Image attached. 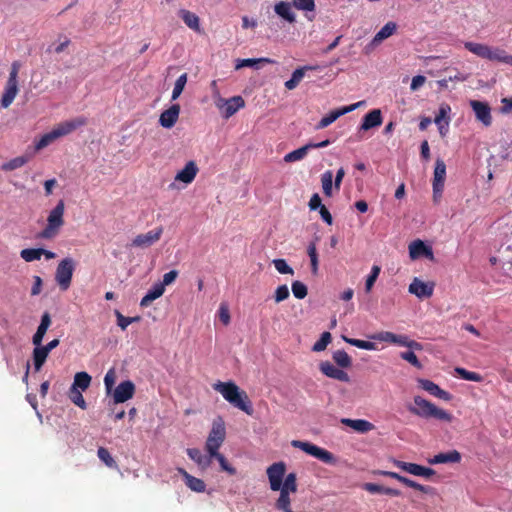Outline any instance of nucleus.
I'll use <instances>...</instances> for the list:
<instances>
[{
  "instance_id": "obj_1",
  "label": "nucleus",
  "mask_w": 512,
  "mask_h": 512,
  "mask_svg": "<svg viewBox=\"0 0 512 512\" xmlns=\"http://www.w3.org/2000/svg\"><path fill=\"white\" fill-rule=\"evenodd\" d=\"M212 387L234 408L245 412L247 415L253 414V404L247 393L244 390H241L234 382L217 381L212 385Z\"/></svg>"
},
{
  "instance_id": "obj_2",
  "label": "nucleus",
  "mask_w": 512,
  "mask_h": 512,
  "mask_svg": "<svg viewBox=\"0 0 512 512\" xmlns=\"http://www.w3.org/2000/svg\"><path fill=\"white\" fill-rule=\"evenodd\" d=\"M87 124V119L83 116L76 117L71 120L63 121L54 126V128L45 133L40 137L38 141L34 144V149L36 152L41 151L42 149L48 147L57 139L67 136L76 129L85 126Z\"/></svg>"
},
{
  "instance_id": "obj_3",
  "label": "nucleus",
  "mask_w": 512,
  "mask_h": 512,
  "mask_svg": "<svg viewBox=\"0 0 512 512\" xmlns=\"http://www.w3.org/2000/svg\"><path fill=\"white\" fill-rule=\"evenodd\" d=\"M413 401L414 405L408 407L409 412L413 415L424 419H435L447 423H451L453 421V415L451 413L437 407L435 404L423 397L415 396Z\"/></svg>"
},
{
  "instance_id": "obj_4",
  "label": "nucleus",
  "mask_w": 512,
  "mask_h": 512,
  "mask_svg": "<svg viewBox=\"0 0 512 512\" xmlns=\"http://www.w3.org/2000/svg\"><path fill=\"white\" fill-rule=\"evenodd\" d=\"M464 47L469 52L482 59L512 65V56L508 55L504 49L499 47H492L476 42H465Z\"/></svg>"
},
{
  "instance_id": "obj_5",
  "label": "nucleus",
  "mask_w": 512,
  "mask_h": 512,
  "mask_svg": "<svg viewBox=\"0 0 512 512\" xmlns=\"http://www.w3.org/2000/svg\"><path fill=\"white\" fill-rule=\"evenodd\" d=\"M64 200H59L56 206L49 212L45 228L38 234L39 238L52 239L56 237L64 225Z\"/></svg>"
},
{
  "instance_id": "obj_6",
  "label": "nucleus",
  "mask_w": 512,
  "mask_h": 512,
  "mask_svg": "<svg viewBox=\"0 0 512 512\" xmlns=\"http://www.w3.org/2000/svg\"><path fill=\"white\" fill-rule=\"evenodd\" d=\"M226 438L225 423L221 417L213 421L212 428L209 432L208 438L205 443V450L209 455H214L219 452V448Z\"/></svg>"
},
{
  "instance_id": "obj_7",
  "label": "nucleus",
  "mask_w": 512,
  "mask_h": 512,
  "mask_svg": "<svg viewBox=\"0 0 512 512\" xmlns=\"http://www.w3.org/2000/svg\"><path fill=\"white\" fill-rule=\"evenodd\" d=\"M20 67L21 65L18 61H14L11 64L9 77L5 84L4 92L1 98V106L3 108H8L13 103L19 92L18 74Z\"/></svg>"
},
{
  "instance_id": "obj_8",
  "label": "nucleus",
  "mask_w": 512,
  "mask_h": 512,
  "mask_svg": "<svg viewBox=\"0 0 512 512\" xmlns=\"http://www.w3.org/2000/svg\"><path fill=\"white\" fill-rule=\"evenodd\" d=\"M291 445L294 448H298V449L302 450L303 452L307 453L308 455L313 456L314 458L322 461L325 464L335 465L337 462V459L333 453H331L330 451H328L324 448H321L311 442L301 441V440H293L291 442Z\"/></svg>"
},
{
  "instance_id": "obj_9",
  "label": "nucleus",
  "mask_w": 512,
  "mask_h": 512,
  "mask_svg": "<svg viewBox=\"0 0 512 512\" xmlns=\"http://www.w3.org/2000/svg\"><path fill=\"white\" fill-rule=\"evenodd\" d=\"M76 267V262L71 257L62 259L55 272V281L62 291H66L70 285Z\"/></svg>"
},
{
  "instance_id": "obj_10",
  "label": "nucleus",
  "mask_w": 512,
  "mask_h": 512,
  "mask_svg": "<svg viewBox=\"0 0 512 512\" xmlns=\"http://www.w3.org/2000/svg\"><path fill=\"white\" fill-rule=\"evenodd\" d=\"M446 179V164L438 158L435 162L434 176L432 181L433 201L438 203L442 197Z\"/></svg>"
},
{
  "instance_id": "obj_11",
  "label": "nucleus",
  "mask_w": 512,
  "mask_h": 512,
  "mask_svg": "<svg viewBox=\"0 0 512 512\" xmlns=\"http://www.w3.org/2000/svg\"><path fill=\"white\" fill-rule=\"evenodd\" d=\"M215 105L219 109L221 115L228 119L233 116L240 108L244 107L245 102L241 96H233L229 99L219 97L215 101Z\"/></svg>"
},
{
  "instance_id": "obj_12",
  "label": "nucleus",
  "mask_w": 512,
  "mask_h": 512,
  "mask_svg": "<svg viewBox=\"0 0 512 512\" xmlns=\"http://www.w3.org/2000/svg\"><path fill=\"white\" fill-rule=\"evenodd\" d=\"M162 233L163 228L160 226L154 230L148 231L147 233L139 234L132 240L130 246L136 248H148L159 241Z\"/></svg>"
},
{
  "instance_id": "obj_13",
  "label": "nucleus",
  "mask_w": 512,
  "mask_h": 512,
  "mask_svg": "<svg viewBox=\"0 0 512 512\" xmlns=\"http://www.w3.org/2000/svg\"><path fill=\"white\" fill-rule=\"evenodd\" d=\"M434 282H423L415 277L408 287L409 293L415 295L419 299L430 298L433 295Z\"/></svg>"
},
{
  "instance_id": "obj_14",
  "label": "nucleus",
  "mask_w": 512,
  "mask_h": 512,
  "mask_svg": "<svg viewBox=\"0 0 512 512\" xmlns=\"http://www.w3.org/2000/svg\"><path fill=\"white\" fill-rule=\"evenodd\" d=\"M361 105V102H357L354 104H351L349 106H344L335 110L330 111L327 115H325L316 125L317 129H324L331 125L333 122H335L339 117L352 112L357 107Z\"/></svg>"
},
{
  "instance_id": "obj_15",
  "label": "nucleus",
  "mask_w": 512,
  "mask_h": 512,
  "mask_svg": "<svg viewBox=\"0 0 512 512\" xmlns=\"http://www.w3.org/2000/svg\"><path fill=\"white\" fill-rule=\"evenodd\" d=\"M285 471L286 466L283 462L274 463L267 469L270 488L273 491H278L281 488Z\"/></svg>"
},
{
  "instance_id": "obj_16",
  "label": "nucleus",
  "mask_w": 512,
  "mask_h": 512,
  "mask_svg": "<svg viewBox=\"0 0 512 512\" xmlns=\"http://www.w3.org/2000/svg\"><path fill=\"white\" fill-rule=\"evenodd\" d=\"M469 104L478 121L486 127L492 124L491 108L488 103L478 100H470Z\"/></svg>"
},
{
  "instance_id": "obj_17",
  "label": "nucleus",
  "mask_w": 512,
  "mask_h": 512,
  "mask_svg": "<svg viewBox=\"0 0 512 512\" xmlns=\"http://www.w3.org/2000/svg\"><path fill=\"white\" fill-rule=\"evenodd\" d=\"M409 256L412 260H416L421 257H425L431 261L434 260L432 248L420 239L414 240L409 244Z\"/></svg>"
},
{
  "instance_id": "obj_18",
  "label": "nucleus",
  "mask_w": 512,
  "mask_h": 512,
  "mask_svg": "<svg viewBox=\"0 0 512 512\" xmlns=\"http://www.w3.org/2000/svg\"><path fill=\"white\" fill-rule=\"evenodd\" d=\"M135 393V385L132 381L121 382L114 390L113 399L116 404L124 403L131 399Z\"/></svg>"
},
{
  "instance_id": "obj_19",
  "label": "nucleus",
  "mask_w": 512,
  "mask_h": 512,
  "mask_svg": "<svg viewBox=\"0 0 512 512\" xmlns=\"http://www.w3.org/2000/svg\"><path fill=\"white\" fill-rule=\"evenodd\" d=\"M320 371L327 377L341 381V382H349L350 377L347 372L336 367L329 361H323L319 365Z\"/></svg>"
},
{
  "instance_id": "obj_20",
  "label": "nucleus",
  "mask_w": 512,
  "mask_h": 512,
  "mask_svg": "<svg viewBox=\"0 0 512 512\" xmlns=\"http://www.w3.org/2000/svg\"><path fill=\"white\" fill-rule=\"evenodd\" d=\"M383 122L382 113L380 109H373L364 115L362 123L359 127V132L368 131L370 129L381 126Z\"/></svg>"
},
{
  "instance_id": "obj_21",
  "label": "nucleus",
  "mask_w": 512,
  "mask_h": 512,
  "mask_svg": "<svg viewBox=\"0 0 512 512\" xmlns=\"http://www.w3.org/2000/svg\"><path fill=\"white\" fill-rule=\"evenodd\" d=\"M180 114V105L179 104H173L170 108L163 111L159 117V123L164 128H172Z\"/></svg>"
},
{
  "instance_id": "obj_22",
  "label": "nucleus",
  "mask_w": 512,
  "mask_h": 512,
  "mask_svg": "<svg viewBox=\"0 0 512 512\" xmlns=\"http://www.w3.org/2000/svg\"><path fill=\"white\" fill-rule=\"evenodd\" d=\"M419 386L430 393L431 395L438 397L445 401H450L452 396L447 391L441 389L437 384L428 379H418Z\"/></svg>"
},
{
  "instance_id": "obj_23",
  "label": "nucleus",
  "mask_w": 512,
  "mask_h": 512,
  "mask_svg": "<svg viewBox=\"0 0 512 512\" xmlns=\"http://www.w3.org/2000/svg\"><path fill=\"white\" fill-rule=\"evenodd\" d=\"M319 68H320V66H318V65H314V66L313 65H305V66L297 68L292 73L291 78L285 82V88L288 90L295 89L299 85V83L302 81V79L304 78L305 73L307 71H314V70H318Z\"/></svg>"
},
{
  "instance_id": "obj_24",
  "label": "nucleus",
  "mask_w": 512,
  "mask_h": 512,
  "mask_svg": "<svg viewBox=\"0 0 512 512\" xmlns=\"http://www.w3.org/2000/svg\"><path fill=\"white\" fill-rule=\"evenodd\" d=\"M199 169L194 161H188L184 168L180 170L176 176L175 180L179 182H183L185 184H190L195 179Z\"/></svg>"
},
{
  "instance_id": "obj_25",
  "label": "nucleus",
  "mask_w": 512,
  "mask_h": 512,
  "mask_svg": "<svg viewBox=\"0 0 512 512\" xmlns=\"http://www.w3.org/2000/svg\"><path fill=\"white\" fill-rule=\"evenodd\" d=\"M178 473L180 475H182V477L184 478L185 480V484L186 486L191 489L192 491L194 492H197V493H202L205 491L206 489V484L205 482L200 479V478H196L192 475H190L185 469L183 468H178L177 469Z\"/></svg>"
},
{
  "instance_id": "obj_26",
  "label": "nucleus",
  "mask_w": 512,
  "mask_h": 512,
  "mask_svg": "<svg viewBox=\"0 0 512 512\" xmlns=\"http://www.w3.org/2000/svg\"><path fill=\"white\" fill-rule=\"evenodd\" d=\"M51 325V317L48 312H45L41 317V322L37 328L36 333L32 337V343L34 346L42 344L43 338Z\"/></svg>"
},
{
  "instance_id": "obj_27",
  "label": "nucleus",
  "mask_w": 512,
  "mask_h": 512,
  "mask_svg": "<svg viewBox=\"0 0 512 512\" xmlns=\"http://www.w3.org/2000/svg\"><path fill=\"white\" fill-rule=\"evenodd\" d=\"M274 11L278 16H280L287 22L291 24L296 22V15L292 11L291 3L286 1H280L275 4Z\"/></svg>"
},
{
  "instance_id": "obj_28",
  "label": "nucleus",
  "mask_w": 512,
  "mask_h": 512,
  "mask_svg": "<svg viewBox=\"0 0 512 512\" xmlns=\"http://www.w3.org/2000/svg\"><path fill=\"white\" fill-rule=\"evenodd\" d=\"M179 16L191 30L197 33H202L200 18L195 13L186 9H181L179 11Z\"/></svg>"
},
{
  "instance_id": "obj_29",
  "label": "nucleus",
  "mask_w": 512,
  "mask_h": 512,
  "mask_svg": "<svg viewBox=\"0 0 512 512\" xmlns=\"http://www.w3.org/2000/svg\"><path fill=\"white\" fill-rule=\"evenodd\" d=\"M397 29V24L393 21L387 22L374 36L371 41V45L377 46L385 39L392 36Z\"/></svg>"
},
{
  "instance_id": "obj_30",
  "label": "nucleus",
  "mask_w": 512,
  "mask_h": 512,
  "mask_svg": "<svg viewBox=\"0 0 512 512\" xmlns=\"http://www.w3.org/2000/svg\"><path fill=\"white\" fill-rule=\"evenodd\" d=\"M341 422L345 426H348V427L352 428L353 430L360 432V433H367L374 429V425L371 422L364 420V419L344 418L341 420Z\"/></svg>"
},
{
  "instance_id": "obj_31",
  "label": "nucleus",
  "mask_w": 512,
  "mask_h": 512,
  "mask_svg": "<svg viewBox=\"0 0 512 512\" xmlns=\"http://www.w3.org/2000/svg\"><path fill=\"white\" fill-rule=\"evenodd\" d=\"M461 461V454L457 450H451L446 453H439L429 460L430 464L442 463H459Z\"/></svg>"
},
{
  "instance_id": "obj_32",
  "label": "nucleus",
  "mask_w": 512,
  "mask_h": 512,
  "mask_svg": "<svg viewBox=\"0 0 512 512\" xmlns=\"http://www.w3.org/2000/svg\"><path fill=\"white\" fill-rule=\"evenodd\" d=\"M187 454L202 469H206L207 467H209L211 465L212 457L209 454L203 455L198 448H188Z\"/></svg>"
},
{
  "instance_id": "obj_33",
  "label": "nucleus",
  "mask_w": 512,
  "mask_h": 512,
  "mask_svg": "<svg viewBox=\"0 0 512 512\" xmlns=\"http://www.w3.org/2000/svg\"><path fill=\"white\" fill-rule=\"evenodd\" d=\"M165 292L162 285L155 283L153 287L147 292V294L141 299L140 306L148 307L154 300L161 297Z\"/></svg>"
},
{
  "instance_id": "obj_34",
  "label": "nucleus",
  "mask_w": 512,
  "mask_h": 512,
  "mask_svg": "<svg viewBox=\"0 0 512 512\" xmlns=\"http://www.w3.org/2000/svg\"><path fill=\"white\" fill-rule=\"evenodd\" d=\"M48 355H49V352L43 347L42 344H40L39 346H35L32 356H33L34 368L36 371L41 370Z\"/></svg>"
},
{
  "instance_id": "obj_35",
  "label": "nucleus",
  "mask_w": 512,
  "mask_h": 512,
  "mask_svg": "<svg viewBox=\"0 0 512 512\" xmlns=\"http://www.w3.org/2000/svg\"><path fill=\"white\" fill-rule=\"evenodd\" d=\"M91 376L87 372H78L75 374L74 382L71 387L85 391L91 384Z\"/></svg>"
},
{
  "instance_id": "obj_36",
  "label": "nucleus",
  "mask_w": 512,
  "mask_h": 512,
  "mask_svg": "<svg viewBox=\"0 0 512 512\" xmlns=\"http://www.w3.org/2000/svg\"><path fill=\"white\" fill-rule=\"evenodd\" d=\"M278 491H280V495L275 504L276 508L282 510L283 512H294L291 509V492L282 489H279Z\"/></svg>"
},
{
  "instance_id": "obj_37",
  "label": "nucleus",
  "mask_w": 512,
  "mask_h": 512,
  "mask_svg": "<svg viewBox=\"0 0 512 512\" xmlns=\"http://www.w3.org/2000/svg\"><path fill=\"white\" fill-rule=\"evenodd\" d=\"M292 5L297 10H301L306 13L314 12L316 7L314 0H292ZM306 16L310 21H312L314 18V16H308V14H306Z\"/></svg>"
},
{
  "instance_id": "obj_38",
  "label": "nucleus",
  "mask_w": 512,
  "mask_h": 512,
  "mask_svg": "<svg viewBox=\"0 0 512 512\" xmlns=\"http://www.w3.org/2000/svg\"><path fill=\"white\" fill-rule=\"evenodd\" d=\"M44 249L43 248H26L21 250L20 256L26 262H33L36 260H40L43 256Z\"/></svg>"
},
{
  "instance_id": "obj_39",
  "label": "nucleus",
  "mask_w": 512,
  "mask_h": 512,
  "mask_svg": "<svg viewBox=\"0 0 512 512\" xmlns=\"http://www.w3.org/2000/svg\"><path fill=\"white\" fill-rule=\"evenodd\" d=\"M30 160V156L22 155L11 159L2 165V170L12 171L24 166Z\"/></svg>"
},
{
  "instance_id": "obj_40",
  "label": "nucleus",
  "mask_w": 512,
  "mask_h": 512,
  "mask_svg": "<svg viewBox=\"0 0 512 512\" xmlns=\"http://www.w3.org/2000/svg\"><path fill=\"white\" fill-rule=\"evenodd\" d=\"M309 149L310 146L305 145L292 152H289L284 156V161L287 163H291L302 160L307 155Z\"/></svg>"
},
{
  "instance_id": "obj_41",
  "label": "nucleus",
  "mask_w": 512,
  "mask_h": 512,
  "mask_svg": "<svg viewBox=\"0 0 512 512\" xmlns=\"http://www.w3.org/2000/svg\"><path fill=\"white\" fill-rule=\"evenodd\" d=\"M210 456L212 459H216L219 462L221 471L226 472L231 476L236 474V469L228 462L223 454L216 452V454Z\"/></svg>"
},
{
  "instance_id": "obj_42",
  "label": "nucleus",
  "mask_w": 512,
  "mask_h": 512,
  "mask_svg": "<svg viewBox=\"0 0 512 512\" xmlns=\"http://www.w3.org/2000/svg\"><path fill=\"white\" fill-rule=\"evenodd\" d=\"M393 464L397 468H399L407 473H410L415 476L419 475V469L421 467V465H419V464L404 462V461H400V460H396V459H393Z\"/></svg>"
},
{
  "instance_id": "obj_43",
  "label": "nucleus",
  "mask_w": 512,
  "mask_h": 512,
  "mask_svg": "<svg viewBox=\"0 0 512 512\" xmlns=\"http://www.w3.org/2000/svg\"><path fill=\"white\" fill-rule=\"evenodd\" d=\"M333 360L341 368H348L352 364L351 357L344 350H337L333 353Z\"/></svg>"
},
{
  "instance_id": "obj_44",
  "label": "nucleus",
  "mask_w": 512,
  "mask_h": 512,
  "mask_svg": "<svg viewBox=\"0 0 512 512\" xmlns=\"http://www.w3.org/2000/svg\"><path fill=\"white\" fill-rule=\"evenodd\" d=\"M394 344H397V345L403 346V347H408L410 349H415V350H421L422 349L421 343H419V342H417L415 340L409 339V337L406 336V335H397L396 334V338H395V343Z\"/></svg>"
},
{
  "instance_id": "obj_45",
  "label": "nucleus",
  "mask_w": 512,
  "mask_h": 512,
  "mask_svg": "<svg viewBox=\"0 0 512 512\" xmlns=\"http://www.w3.org/2000/svg\"><path fill=\"white\" fill-rule=\"evenodd\" d=\"M187 79H188L187 73H183L177 78V80L175 81V84H174L173 91H172V96H171L172 100H176L182 94V92L185 88V85L187 83Z\"/></svg>"
},
{
  "instance_id": "obj_46",
  "label": "nucleus",
  "mask_w": 512,
  "mask_h": 512,
  "mask_svg": "<svg viewBox=\"0 0 512 512\" xmlns=\"http://www.w3.org/2000/svg\"><path fill=\"white\" fill-rule=\"evenodd\" d=\"M321 183L323 188V193L330 197L332 195V187H333V173L328 170L324 172L321 176Z\"/></svg>"
},
{
  "instance_id": "obj_47",
  "label": "nucleus",
  "mask_w": 512,
  "mask_h": 512,
  "mask_svg": "<svg viewBox=\"0 0 512 512\" xmlns=\"http://www.w3.org/2000/svg\"><path fill=\"white\" fill-rule=\"evenodd\" d=\"M69 399L74 403L76 406L80 407L81 409H86V401L82 395V392L79 389H76L75 387H71L69 390Z\"/></svg>"
},
{
  "instance_id": "obj_48",
  "label": "nucleus",
  "mask_w": 512,
  "mask_h": 512,
  "mask_svg": "<svg viewBox=\"0 0 512 512\" xmlns=\"http://www.w3.org/2000/svg\"><path fill=\"white\" fill-rule=\"evenodd\" d=\"M97 455L99 457V459L105 463V465L109 468H116L117 467V463L116 461L114 460V458L111 456L110 452L108 451V449L104 448V447H100L97 451Z\"/></svg>"
},
{
  "instance_id": "obj_49",
  "label": "nucleus",
  "mask_w": 512,
  "mask_h": 512,
  "mask_svg": "<svg viewBox=\"0 0 512 512\" xmlns=\"http://www.w3.org/2000/svg\"><path fill=\"white\" fill-rule=\"evenodd\" d=\"M331 340H332V337H331L330 332H323L320 336V339L314 343L312 350L314 352L324 351L326 349V347L328 346V344L331 342Z\"/></svg>"
},
{
  "instance_id": "obj_50",
  "label": "nucleus",
  "mask_w": 512,
  "mask_h": 512,
  "mask_svg": "<svg viewBox=\"0 0 512 512\" xmlns=\"http://www.w3.org/2000/svg\"><path fill=\"white\" fill-rule=\"evenodd\" d=\"M344 340L347 343H349L350 345L355 346L360 349H364V350H375L376 349V344L371 341H365V340L347 338V337H344Z\"/></svg>"
},
{
  "instance_id": "obj_51",
  "label": "nucleus",
  "mask_w": 512,
  "mask_h": 512,
  "mask_svg": "<svg viewBox=\"0 0 512 512\" xmlns=\"http://www.w3.org/2000/svg\"><path fill=\"white\" fill-rule=\"evenodd\" d=\"M455 372L464 380L480 382L482 381V376L476 372L468 371L464 368L457 367Z\"/></svg>"
},
{
  "instance_id": "obj_52",
  "label": "nucleus",
  "mask_w": 512,
  "mask_h": 512,
  "mask_svg": "<svg viewBox=\"0 0 512 512\" xmlns=\"http://www.w3.org/2000/svg\"><path fill=\"white\" fill-rule=\"evenodd\" d=\"M280 489L295 493L297 491L296 474L289 473L286 476L284 482L282 481V486Z\"/></svg>"
},
{
  "instance_id": "obj_53",
  "label": "nucleus",
  "mask_w": 512,
  "mask_h": 512,
  "mask_svg": "<svg viewBox=\"0 0 512 512\" xmlns=\"http://www.w3.org/2000/svg\"><path fill=\"white\" fill-rule=\"evenodd\" d=\"M292 292L297 299H304L308 294L306 285L300 281H294L292 283Z\"/></svg>"
},
{
  "instance_id": "obj_54",
  "label": "nucleus",
  "mask_w": 512,
  "mask_h": 512,
  "mask_svg": "<svg viewBox=\"0 0 512 512\" xmlns=\"http://www.w3.org/2000/svg\"><path fill=\"white\" fill-rule=\"evenodd\" d=\"M380 274V267L374 265L365 282V291L369 293Z\"/></svg>"
},
{
  "instance_id": "obj_55",
  "label": "nucleus",
  "mask_w": 512,
  "mask_h": 512,
  "mask_svg": "<svg viewBox=\"0 0 512 512\" xmlns=\"http://www.w3.org/2000/svg\"><path fill=\"white\" fill-rule=\"evenodd\" d=\"M400 357L409 362L411 365H413L414 367L420 369L422 368V365L420 363V361L418 360L416 354L413 352V351H404V352H401L400 353Z\"/></svg>"
},
{
  "instance_id": "obj_56",
  "label": "nucleus",
  "mask_w": 512,
  "mask_h": 512,
  "mask_svg": "<svg viewBox=\"0 0 512 512\" xmlns=\"http://www.w3.org/2000/svg\"><path fill=\"white\" fill-rule=\"evenodd\" d=\"M274 267L280 274H293V269L287 264L284 259L273 260Z\"/></svg>"
},
{
  "instance_id": "obj_57",
  "label": "nucleus",
  "mask_w": 512,
  "mask_h": 512,
  "mask_svg": "<svg viewBox=\"0 0 512 512\" xmlns=\"http://www.w3.org/2000/svg\"><path fill=\"white\" fill-rule=\"evenodd\" d=\"M396 334L389 331H382L372 336V339L382 342L395 343Z\"/></svg>"
},
{
  "instance_id": "obj_58",
  "label": "nucleus",
  "mask_w": 512,
  "mask_h": 512,
  "mask_svg": "<svg viewBox=\"0 0 512 512\" xmlns=\"http://www.w3.org/2000/svg\"><path fill=\"white\" fill-rule=\"evenodd\" d=\"M289 297V289L287 285H280L277 287L274 295V299L276 303L284 301Z\"/></svg>"
},
{
  "instance_id": "obj_59",
  "label": "nucleus",
  "mask_w": 512,
  "mask_h": 512,
  "mask_svg": "<svg viewBox=\"0 0 512 512\" xmlns=\"http://www.w3.org/2000/svg\"><path fill=\"white\" fill-rule=\"evenodd\" d=\"M115 380H116V373H115L114 369H110L104 377V384H105V388L108 393L111 392V390L115 384Z\"/></svg>"
},
{
  "instance_id": "obj_60",
  "label": "nucleus",
  "mask_w": 512,
  "mask_h": 512,
  "mask_svg": "<svg viewBox=\"0 0 512 512\" xmlns=\"http://www.w3.org/2000/svg\"><path fill=\"white\" fill-rule=\"evenodd\" d=\"M178 276L177 270H171L164 274L162 282H159V285H162L165 289V286L172 284Z\"/></svg>"
},
{
  "instance_id": "obj_61",
  "label": "nucleus",
  "mask_w": 512,
  "mask_h": 512,
  "mask_svg": "<svg viewBox=\"0 0 512 512\" xmlns=\"http://www.w3.org/2000/svg\"><path fill=\"white\" fill-rule=\"evenodd\" d=\"M218 316H219L220 321L224 325H228L229 324V322H230V313H229L228 307L225 304H221L220 305L219 311H218Z\"/></svg>"
},
{
  "instance_id": "obj_62",
  "label": "nucleus",
  "mask_w": 512,
  "mask_h": 512,
  "mask_svg": "<svg viewBox=\"0 0 512 512\" xmlns=\"http://www.w3.org/2000/svg\"><path fill=\"white\" fill-rule=\"evenodd\" d=\"M384 486L376 483H365L363 489L372 494H384Z\"/></svg>"
},
{
  "instance_id": "obj_63",
  "label": "nucleus",
  "mask_w": 512,
  "mask_h": 512,
  "mask_svg": "<svg viewBox=\"0 0 512 512\" xmlns=\"http://www.w3.org/2000/svg\"><path fill=\"white\" fill-rule=\"evenodd\" d=\"M450 110L451 109H450L449 105H447V104L441 105L440 108H439V112H438V114L436 115V117L434 119V122L437 125H440L442 123V120L447 117V115L450 112Z\"/></svg>"
},
{
  "instance_id": "obj_64",
  "label": "nucleus",
  "mask_w": 512,
  "mask_h": 512,
  "mask_svg": "<svg viewBox=\"0 0 512 512\" xmlns=\"http://www.w3.org/2000/svg\"><path fill=\"white\" fill-rule=\"evenodd\" d=\"M426 82V77L422 75H417L412 78L410 89L412 91H416Z\"/></svg>"
}]
</instances>
